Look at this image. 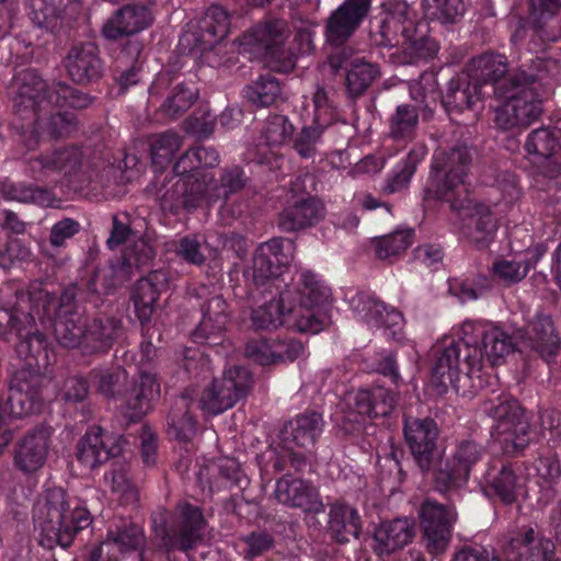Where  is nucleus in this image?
<instances>
[{
  "label": "nucleus",
  "mask_w": 561,
  "mask_h": 561,
  "mask_svg": "<svg viewBox=\"0 0 561 561\" xmlns=\"http://www.w3.org/2000/svg\"><path fill=\"white\" fill-rule=\"evenodd\" d=\"M140 50H137V57L125 62L121 57L116 59L112 69V87L111 93L114 96L126 94L130 88L137 85L141 81L142 65L138 59Z\"/></svg>",
  "instance_id": "obj_54"
},
{
  "label": "nucleus",
  "mask_w": 561,
  "mask_h": 561,
  "mask_svg": "<svg viewBox=\"0 0 561 561\" xmlns=\"http://www.w3.org/2000/svg\"><path fill=\"white\" fill-rule=\"evenodd\" d=\"M519 332L525 346L547 365L557 363L561 352V335L551 314L536 311Z\"/></svg>",
  "instance_id": "obj_25"
},
{
  "label": "nucleus",
  "mask_w": 561,
  "mask_h": 561,
  "mask_svg": "<svg viewBox=\"0 0 561 561\" xmlns=\"http://www.w3.org/2000/svg\"><path fill=\"white\" fill-rule=\"evenodd\" d=\"M481 491L490 501L511 506L518 502L525 480L517 463L494 460L488 463L480 481Z\"/></svg>",
  "instance_id": "obj_23"
},
{
  "label": "nucleus",
  "mask_w": 561,
  "mask_h": 561,
  "mask_svg": "<svg viewBox=\"0 0 561 561\" xmlns=\"http://www.w3.org/2000/svg\"><path fill=\"white\" fill-rule=\"evenodd\" d=\"M431 471L435 490L444 496L466 488L470 479V476L449 457L437 467L434 466Z\"/></svg>",
  "instance_id": "obj_50"
},
{
  "label": "nucleus",
  "mask_w": 561,
  "mask_h": 561,
  "mask_svg": "<svg viewBox=\"0 0 561 561\" xmlns=\"http://www.w3.org/2000/svg\"><path fill=\"white\" fill-rule=\"evenodd\" d=\"M506 561H553L554 543L530 526H523L503 547Z\"/></svg>",
  "instance_id": "obj_30"
},
{
  "label": "nucleus",
  "mask_w": 561,
  "mask_h": 561,
  "mask_svg": "<svg viewBox=\"0 0 561 561\" xmlns=\"http://www.w3.org/2000/svg\"><path fill=\"white\" fill-rule=\"evenodd\" d=\"M561 10V0H529L528 12L516 21L511 36L514 45H523L527 37L543 39L545 25Z\"/></svg>",
  "instance_id": "obj_34"
},
{
  "label": "nucleus",
  "mask_w": 561,
  "mask_h": 561,
  "mask_svg": "<svg viewBox=\"0 0 561 561\" xmlns=\"http://www.w3.org/2000/svg\"><path fill=\"white\" fill-rule=\"evenodd\" d=\"M403 438L412 459L422 474H428L440 459L439 427L430 416L404 415Z\"/></svg>",
  "instance_id": "obj_17"
},
{
  "label": "nucleus",
  "mask_w": 561,
  "mask_h": 561,
  "mask_svg": "<svg viewBox=\"0 0 561 561\" xmlns=\"http://www.w3.org/2000/svg\"><path fill=\"white\" fill-rule=\"evenodd\" d=\"M46 299L55 298L45 295L30 311L0 306V337L9 340L14 333L20 339L15 352L24 362L12 375L7 400L1 403V412L4 414L27 416L39 413L44 407L43 387L46 378L42 369L47 368L55 354L47 336L37 329L33 332V328L36 317L43 314Z\"/></svg>",
  "instance_id": "obj_2"
},
{
  "label": "nucleus",
  "mask_w": 561,
  "mask_h": 561,
  "mask_svg": "<svg viewBox=\"0 0 561 561\" xmlns=\"http://www.w3.org/2000/svg\"><path fill=\"white\" fill-rule=\"evenodd\" d=\"M13 110L22 119L36 122L47 107L82 111L91 107L96 96L65 81L48 84L35 68L16 71L9 85Z\"/></svg>",
  "instance_id": "obj_8"
},
{
  "label": "nucleus",
  "mask_w": 561,
  "mask_h": 561,
  "mask_svg": "<svg viewBox=\"0 0 561 561\" xmlns=\"http://www.w3.org/2000/svg\"><path fill=\"white\" fill-rule=\"evenodd\" d=\"M420 111L413 104H400L389 118V135L396 141H411L417 131Z\"/></svg>",
  "instance_id": "obj_51"
},
{
  "label": "nucleus",
  "mask_w": 561,
  "mask_h": 561,
  "mask_svg": "<svg viewBox=\"0 0 561 561\" xmlns=\"http://www.w3.org/2000/svg\"><path fill=\"white\" fill-rule=\"evenodd\" d=\"M0 196L5 201L33 203L43 207L50 206L53 194L46 187L0 180Z\"/></svg>",
  "instance_id": "obj_48"
},
{
  "label": "nucleus",
  "mask_w": 561,
  "mask_h": 561,
  "mask_svg": "<svg viewBox=\"0 0 561 561\" xmlns=\"http://www.w3.org/2000/svg\"><path fill=\"white\" fill-rule=\"evenodd\" d=\"M526 78L507 88V95H497L505 102L497 107L494 123L502 130L527 127L542 113V100L551 90L550 71L556 67L551 59L531 56Z\"/></svg>",
  "instance_id": "obj_10"
},
{
  "label": "nucleus",
  "mask_w": 561,
  "mask_h": 561,
  "mask_svg": "<svg viewBox=\"0 0 561 561\" xmlns=\"http://www.w3.org/2000/svg\"><path fill=\"white\" fill-rule=\"evenodd\" d=\"M482 410L494 422L491 434L500 442L503 453L520 455L529 445L530 425L519 401L511 393L501 391L485 400Z\"/></svg>",
  "instance_id": "obj_14"
},
{
  "label": "nucleus",
  "mask_w": 561,
  "mask_h": 561,
  "mask_svg": "<svg viewBox=\"0 0 561 561\" xmlns=\"http://www.w3.org/2000/svg\"><path fill=\"white\" fill-rule=\"evenodd\" d=\"M34 520L50 545L68 548L92 524V516L81 499L62 488H51L46 490L44 502L36 505Z\"/></svg>",
  "instance_id": "obj_11"
},
{
  "label": "nucleus",
  "mask_w": 561,
  "mask_h": 561,
  "mask_svg": "<svg viewBox=\"0 0 561 561\" xmlns=\"http://www.w3.org/2000/svg\"><path fill=\"white\" fill-rule=\"evenodd\" d=\"M229 14L220 5H210L193 31L181 35L179 46L184 54L219 50L229 33Z\"/></svg>",
  "instance_id": "obj_20"
},
{
  "label": "nucleus",
  "mask_w": 561,
  "mask_h": 561,
  "mask_svg": "<svg viewBox=\"0 0 561 561\" xmlns=\"http://www.w3.org/2000/svg\"><path fill=\"white\" fill-rule=\"evenodd\" d=\"M152 545L168 561L181 552L191 558L204 543L208 520L204 510L188 501H179L171 510L161 507L150 516Z\"/></svg>",
  "instance_id": "obj_9"
},
{
  "label": "nucleus",
  "mask_w": 561,
  "mask_h": 561,
  "mask_svg": "<svg viewBox=\"0 0 561 561\" xmlns=\"http://www.w3.org/2000/svg\"><path fill=\"white\" fill-rule=\"evenodd\" d=\"M324 420L317 411H305L286 422L280 430L284 448L312 451L323 433Z\"/></svg>",
  "instance_id": "obj_33"
},
{
  "label": "nucleus",
  "mask_w": 561,
  "mask_h": 561,
  "mask_svg": "<svg viewBox=\"0 0 561 561\" xmlns=\"http://www.w3.org/2000/svg\"><path fill=\"white\" fill-rule=\"evenodd\" d=\"M407 3H399L394 9L386 4L370 21V43L380 48H398L411 39L415 33L414 22L408 18Z\"/></svg>",
  "instance_id": "obj_22"
},
{
  "label": "nucleus",
  "mask_w": 561,
  "mask_h": 561,
  "mask_svg": "<svg viewBox=\"0 0 561 561\" xmlns=\"http://www.w3.org/2000/svg\"><path fill=\"white\" fill-rule=\"evenodd\" d=\"M459 220L461 236L478 249H486L494 240L497 222L491 207L470 194L447 202Z\"/></svg>",
  "instance_id": "obj_15"
},
{
  "label": "nucleus",
  "mask_w": 561,
  "mask_h": 561,
  "mask_svg": "<svg viewBox=\"0 0 561 561\" xmlns=\"http://www.w3.org/2000/svg\"><path fill=\"white\" fill-rule=\"evenodd\" d=\"M219 163V153L213 147L196 145L187 149L174 163L173 175L165 178L158 199L163 213L174 216L192 211L204 201L210 182L206 169Z\"/></svg>",
  "instance_id": "obj_6"
},
{
  "label": "nucleus",
  "mask_w": 561,
  "mask_h": 561,
  "mask_svg": "<svg viewBox=\"0 0 561 561\" xmlns=\"http://www.w3.org/2000/svg\"><path fill=\"white\" fill-rule=\"evenodd\" d=\"M515 348L512 335L503 328L481 321H465L456 335L444 336L430 354L431 383L439 394L457 388L461 375L472 378L484 363L500 365Z\"/></svg>",
  "instance_id": "obj_4"
},
{
  "label": "nucleus",
  "mask_w": 561,
  "mask_h": 561,
  "mask_svg": "<svg viewBox=\"0 0 561 561\" xmlns=\"http://www.w3.org/2000/svg\"><path fill=\"white\" fill-rule=\"evenodd\" d=\"M422 540L432 556H438L449 546L457 512L454 505H445L436 500L425 499L417 511Z\"/></svg>",
  "instance_id": "obj_18"
},
{
  "label": "nucleus",
  "mask_w": 561,
  "mask_h": 561,
  "mask_svg": "<svg viewBox=\"0 0 561 561\" xmlns=\"http://www.w3.org/2000/svg\"><path fill=\"white\" fill-rule=\"evenodd\" d=\"M328 522L325 531L337 545H346L359 539L363 533V519L358 510L343 500L328 504Z\"/></svg>",
  "instance_id": "obj_35"
},
{
  "label": "nucleus",
  "mask_w": 561,
  "mask_h": 561,
  "mask_svg": "<svg viewBox=\"0 0 561 561\" xmlns=\"http://www.w3.org/2000/svg\"><path fill=\"white\" fill-rule=\"evenodd\" d=\"M472 157V147L465 142L437 148L432 158L427 194L444 202L470 194L466 178Z\"/></svg>",
  "instance_id": "obj_13"
},
{
  "label": "nucleus",
  "mask_w": 561,
  "mask_h": 561,
  "mask_svg": "<svg viewBox=\"0 0 561 561\" xmlns=\"http://www.w3.org/2000/svg\"><path fill=\"white\" fill-rule=\"evenodd\" d=\"M275 499L278 503L319 515L325 511L319 490L308 480L284 474L276 481Z\"/></svg>",
  "instance_id": "obj_31"
},
{
  "label": "nucleus",
  "mask_w": 561,
  "mask_h": 561,
  "mask_svg": "<svg viewBox=\"0 0 561 561\" xmlns=\"http://www.w3.org/2000/svg\"><path fill=\"white\" fill-rule=\"evenodd\" d=\"M198 87L193 80L178 83L160 106L161 112L175 118L186 112L198 98Z\"/></svg>",
  "instance_id": "obj_55"
},
{
  "label": "nucleus",
  "mask_w": 561,
  "mask_h": 561,
  "mask_svg": "<svg viewBox=\"0 0 561 561\" xmlns=\"http://www.w3.org/2000/svg\"><path fill=\"white\" fill-rule=\"evenodd\" d=\"M371 8V0H344L329 16L324 34L327 42L336 47L330 55L331 68L345 72V90L350 98L362 95L379 77V68L360 59L352 60L347 65V54L342 46L354 35Z\"/></svg>",
  "instance_id": "obj_7"
},
{
  "label": "nucleus",
  "mask_w": 561,
  "mask_h": 561,
  "mask_svg": "<svg viewBox=\"0 0 561 561\" xmlns=\"http://www.w3.org/2000/svg\"><path fill=\"white\" fill-rule=\"evenodd\" d=\"M415 522L409 517H399L381 522L375 529V550L379 554H391L403 549L415 537Z\"/></svg>",
  "instance_id": "obj_43"
},
{
  "label": "nucleus",
  "mask_w": 561,
  "mask_h": 561,
  "mask_svg": "<svg viewBox=\"0 0 561 561\" xmlns=\"http://www.w3.org/2000/svg\"><path fill=\"white\" fill-rule=\"evenodd\" d=\"M288 33V23L284 19L268 18L264 23L256 25L251 33L243 36L241 45H250L262 50L275 65L273 69L287 73L296 66L293 55H285L284 42Z\"/></svg>",
  "instance_id": "obj_19"
},
{
  "label": "nucleus",
  "mask_w": 561,
  "mask_h": 561,
  "mask_svg": "<svg viewBox=\"0 0 561 561\" xmlns=\"http://www.w3.org/2000/svg\"><path fill=\"white\" fill-rule=\"evenodd\" d=\"M126 371L119 367L110 369H93L91 380L96 385L98 391L106 398H115L126 380Z\"/></svg>",
  "instance_id": "obj_63"
},
{
  "label": "nucleus",
  "mask_w": 561,
  "mask_h": 561,
  "mask_svg": "<svg viewBox=\"0 0 561 561\" xmlns=\"http://www.w3.org/2000/svg\"><path fill=\"white\" fill-rule=\"evenodd\" d=\"M536 470L540 479L538 503L547 506L557 496L558 489H561V466L556 457H539L536 461Z\"/></svg>",
  "instance_id": "obj_49"
},
{
  "label": "nucleus",
  "mask_w": 561,
  "mask_h": 561,
  "mask_svg": "<svg viewBox=\"0 0 561 561\" xmlns=\"http://www.w3.org/2000/svg\"><path fill=\"white\" fill-rule=\"evenodd\" d=\"M280 95V83L271 73L261 75L243 89V96L257 107H268L275 104Z\"/></svg>",
  "instance_id": "obj_53"
},
{
  "label": "nucleus",
  "mask_w": 561,
  "mask_h": 561,
  "mask_svg": "<svg viewBox=\"0 0 561 561\" xmlns=\"http://www.w3.org/2000/svg\"><path fill=\"white\" fill-rule=\"evenodd\" d=\"M274 543V537L266 530H253L240 538V554L245 560L252 561L270 551Z\"/></svg>",
  "instance_id": "obj_64"
},
{
  "label": "nucleus",
  "mask_w": 561,
  "mask_h": 561,
  "mask_svg": "<svg viewBox=\"0 0 561 561\" xmlns=\"http://www.w3.org/2000/svg\"><path fill=\"white\" fill-rule=\"evenodd\" d=\"M414 230L412 228L397 229L391 233L375 238L373 241L376 256L380 260H390L404 253L413 243Z\"/></svg>",
  "instance_id": "obj_56"
},
{
  "label": "nucleus",
  "mask_w": 561,
  "mask_h": 561,
  "mask_svg": "<svg viewBox=\"0 0 561 561\" xmlns=\"http://www.w3.org/2000/svg\"><path fill=\"white\" fill-rule=\"evenodd\" d=\"M160 396V385L156 377L142 373L139 380L125 393L123 403L126 416L131 422L140 421L151 408V403Z\"/></svg>",
  "instance_id": "obj_44"
},
{
  "label": "nucleus",
  "mask_w": 561,
  "mask_h": 561,
  "mask_svg": "<svg viewBox=\"0 0 561 561\" xmlns=\"http://www.w3.org/2000/svg\"><path fill=\"white\" fill-rule=\"evenodd\" d=\"M167 287V273L161 270L150 272L146 277L138 279L133 286L130 299L142 330H145L146 324L150 322L159 297Z\"/></svg>",
  "instance_id": "obj_38"
},
{
  "label": "nucleus",
  "mask_w": 561,
  "mask_h": 561,
  "mask_svg": "<svg viewBox=\"0 0 561 561\" xmlns=\"http://www.w3.org/2000/svg\"><path fill=\"white\" fill-rule=\"evenodd\" d=\"M530 271L529 262H517L506 259H497L492 263L490 273L494 280L511 287L522 282Z\"/></svg>",
  "instance_id": "obj_60"
},
{
  "label": "nucleus",
  "mask_w": 561,
  "mask_h": 561,
  "mask_svg": "<svg viewBox=\"0 0 561 561\" xmlns=\"http://www.w3.org/2000/svg\"><path fill=\"white\" fill-rule=\"evenodd\" d=\"M324 128L314 124L304 126L299 133L289 139L294 151L301 159H313L318 153V146L322 142Z\"/></svg>",
  "instance_id": "obj_61"
},
{
  "label": "nucleus",
  "mask_w": 561,
  "mask_h": 561,
  "mask_svg": "<svg viewBox=\"0 0 561 561\" xmlns=\"http://www.w3.org/2000/svg\"><path fill=\"white\" fill-rule=\"evenodd\" d=\"M65 67L69 78L78 84L98 82L104 71V61L95 43L85 42L73 45L66 58Z\"/></svg>",
  "instance_id": "obj_32"
},
{
  "label": "nucleus",
  "mask_w": 561,
  "mask_h": 561,
  "mask_svg": "<svg viewBox=\"0 0 561 561\" xmlns=\"http://www.w3.org/2000/svg\"><path fill=\"white\" fill-rule=\"evenodd\" d=\"M251 385V373L242 366H232L224 371L221 379H213L199 399H196L194 389H185L175 398L168 414V436L180 443L190 442L196 432L197 410L220 414L244 398Z\"/></svg>",
  "instance_id": "obj_5"
},
{
  "label": "nucleus",
  "mask_w": 561,
  "mask_h": 561,
  "mask_svg": "<svg viewBox=\"0 0 561 561\" xmlns=\"http://www.w3.org/2000/svg\"><path fill=\"white\" fill-rule=\"evenodd\" d=\"M102 296L96 282L70 284L58 300L46 299L41 323L53 325L58 343L67 348H78L84 355L107 353L123 334L122 320L102 313L92 314L99 308Z\"/></svg>",
  "instance_id": "obj_3"
},
{
  "label": "nucleus",
  "mask_w": 561,
  "mask_h": 561,
  "mask_svg": "<svg viewBox=\"0 0 561 561\" xmlns=\"http://www.w3.org/2000/svg\"><path fill=\"white\" fill-rule=\"evenodd\" d=\"M313 121L312 124L327 129L340 119V111L335 101V92L332 89L318 87L312 96Z\"/></svg>",
  "instance_id": "obj_58"
},
{
  "label": "nucleus",
  "mask_w": 561,
  "mask_h": 561,
  "mask_svg": "<svg viewBox=\"0 0 561 561\" xmlns=\"http://www.w3.org/2000/svg\"><path fill=\"white\" fill-rule=\"evenodd\" d=\"M485 454L484 447L473 439H461L456 443L455 449L449 458L457 463L467 474L479 463Z\"/></svg>",
  "instance_id": "obj_62"
},
{
  "label": "nucleus",
  "mask_w": 561,
  "mask_h": 561,
  "mask_svg": "<svg viewBox=\"0 0 561 561\" xmlns=\"http://www.w3.org/2000/svg\"><path fill=\"white\" fill-rule=\"evenodd\" d=\"M126 445L123 435L111 433L99 425L90 426L79 439L76 448L77 460L88 469H95L117 458Z\"/></svg>",
  "instance_id": "obj_26"
},
{
  "label": "nucleus",
  "mask_w": 561,
  "mask_h": 561,
  "mask_svg": "<svg viewBox=\"0 0 561 561\" xmlns=\"http://www.w3.org/2000/svg\"><path fill=\"white\" fill-rule=\"evenodd\" d=\"M206 173L210 176V182L206 195V199L209 202L222 199L224 203L220 206L221 216L229 215L231 218H238L242 209L238 206L234 208L229 203L230 195L240 192L247 184L248 178L244 170L240 165H231L224 168L220 173L219 183L215 182L214 175L206 169Z\"/></svg>",
  "instance_id": "obj_42"
},
{
  "label": "nucleus",
  "mask_w": 561,
  "mask_h": 561,
  "mask_svg": "<svg viewBox=\"0 0 561 561\" xmlns=\"http://www.w3.org/2000/svg\"><path fill=\"white\" fill-rule=\"evenodd\" d=\"M50 427L38 425L16 442L13 466L24 476L37 473L46 463L50 449Z\"/></svg>",
  "instance_id": "obj_28"
},
{
  "label": "nucleus",
  "mask_w": 561,
  "mask_h": 561,
  "mask_svg": "<svg viewBox=\"0 0 561 561\" xmlns=\"http://www.w3.org/2000/svg\"><path fill=\"white\" fill-rule=\"evenodd\" d=\"M104 481L110 486L112 493L117 495L119 505L136 507L139 503L140 494L138 486L127 476L123 466L113 468L104 473Z\"/></svg>",
  "instance_id": "obj_57"
},
{
  "label": "nucleus",
  "mask_w": 561,
  "mask_h": 561,
  "mask_svg": "<svg viewBox=\"0 0 561 561\" xmlns=\"http://www.w3.org/2000/svg\"><path fill=\"white\" fill-rule=\"evenodd\" d=\"M485 96H490V92L481 90L467 73H460L448 81L440 102L450 121L461 124L458 116L467 111L473 112Z\"/></svg>",
  "instance_id": "obj_29"
},
{
  "label": "nucleus",
  "mask_w": 561,
  "mask_h": 561,
  "mask_svg": "<svg viewBox=\"0 0 561 561\" xmlns=\"http://www.w3.org/2000/svg\"><path fill=\"white\" fill-rule=\"evenodd\" d=\"M351 306L354 312L368 325L382 330V335L387 340L403 341L404 318L398 309L366 293H359L353 297Z\"/></svg>",
  "instance_id": "obj_24"
},
{
  "label": "nucleus",
  "mask_w": 561,
  "mask_h": 561,
  "mask_svg": "<svg viewBox=\"0 0 561 561\" xmlns=\"http://www.w3.org/2000/svg\"><path fill=\"white\" fill-rule=\"evenodd\" d=\"M425 14L442 25H456L461 22L466 13L463 0H423Z\"/></svg>",
  "instance_id": "obj_59"
},
{
  "label": "nucleus",
  "mask_w": 561,
  "mask_h": 561,
  "mask_svg": "<svg viewBox=\"0 0 561 561\" xmlns=\"http://www.w3.org/2000/svg\"><path fill=\"white\" fill-rule=\"evenodd\" d=\"M323 203L310 194L296 197L278 214V227L284 232H297L313 227L324 217Z\"/></svg>",
  "instance_id": "obj_37"
},
{
  "label": "nucleus",
  "mask_w": 561,
  "mask_h": 561,
  "mask_svg": "<svg viewBox=\"0 0 561 561\" xmlns=\"http://www.w3.org/2000/svg\"><path fill=\"white\" fill-rule=\"evenodd\" d=\"M530 60L527 59L516 70L508 72L504 55L488 51L471 59L468 76L473 82L486 90L490 95H507V88L516 84L529 72Z\"/></svg>",
  "instance_id": "obj_16"
},
{
  "label": "nucleus",
  "mask_w": 561,
  "mask_h": 561,
  "mask_svg": "<svg viewBox=\"0 0 561 561\" xmlns=\"http://www.w3.org/2000/svg\"><path fill=\"white\" fill-rule=\"evenodd\" d=\"M181 145V136L171 129L152 136L150 158L156 172L163 171L171 163Z\"/></svg>",
  "instance_id": "obj_52"
},
{
  "label": "nucleus",
  "mask_w": 561,
  "mask_h": 561,
  "mask_svg": "<svg viewBox=\"0 0 561 561\" xmlns=\"http://www.w3.org/2000/svg\"><path fill=\"white\" fill-rule=\"evenodd\" d=\"M79 10L77 0H26L25 11L32 23L47 32H56L67 16L72 18Z\"/></svg>",
  "instance_id": "obj_41"
},
{
  "label": "nucleus",
  "mask_w": 561,
  "mask_h": 561,
  "mask_svg": "<svg viewBox=\"0 0 561 561\" xmlns=\"http://www.w3.org/2000/svg\"><path fill=\"white\" fill-rule=\"evenodd\" d=\"M202 319L192 332L196 344L218 345L229 321L228 304L219 295L208 298L202 306Z\"/></svg>",
  "instance_id": "obj_36"
},
{
  "label": "nucleus",
  "mask_w": 561,
  "mask_h": 561,
  "mask_svg": "<svg viewBox=\"0 0 561 561\" xmlns=\"http://www.w3.org/2000/svg\"><path fill=\"white\" fill-rule=\"evenodd\" d=\"M427 154V147L424 144H415L393 167L391 174L387 178L382 191L387 194H394L403 191L411 182L417 165Z\"/></svg>",
  "instance_id": "obj_46"
},
{
  "label": "nucleus",
  "mask_w": 561,
  "mask_h": 561,
  "mask_svg": "<svg viewBox=\"0 0 561 561\" xmlns=\"http://www.w3.org/2000/svg\"><path fill=\"white\" fill-rule=\"evenodd\" d=\"M156 252L151 245L145 241H138L127 247L122 255L112 263L114 275L121 280H127L134 273V270H140L153 261Z\"/></svg>",
  "instance_id": "obj_47"
},
{
  "label": "nucleus",
  "mask_w": 561,
  "mask_h": 561,
  "mask_svg": "<svg viewBox=\"0 0 561 561\" xmlns=\"http://www.w3.org/2000/svg\"><path fill=\"white\" fill-rule=\"evenodd\" d=\"M113 551L123 557L134 556L135 561H150L145 554L146 535L144 528L128 519L113 523L106 535V540Z\"/></svg>",
  "instance_id": "obj_40"
},
{
  "label": "nucleus",
  "mask_w": 561,
  "mask_h": 561,
  "mask_svg": "<svg viewBox=\"0 0 561 561\" xmlns=\"http://www.w3.org/2000/svg\"><path fill=\"white\" fill-rule=\"evenodd\" d=\"M398 401V393L389 388L373 387L359 389L354 399L355 411L369 419L390 415Z\"/></svg>",
  "instance_id": "obj_45"
},
{
  "label": "nucleus",
  "mask_w": 561,
  "mask_h": 561,
  "mask_svg": "<svg viewBox=\"0 0 561 561\" xmlns=\"http://www.w3.org/2000/svg\"><path fill=\"white\" fill-rule=\"evenodd\" d=\"M153 15L145 4H126L104 23L102 34L105 38L116 41L149 27Z\"/></svg>",
  "instance_id": "obj_39"
},
{
  "label": "nucleus",
  "mask_w": 561,
  "mask_h": 561,
  "mask_svg": "<svg viewBox=\"0 0 561 561\" xmlns=\"http://www.w3.org/2000/svg\"><path fill=\"white\" fill-rule=\"evenodd\" d=\"M294 250L291 239L273 238L256 248L252 264L243 271L248 297L256 305L251 313L256 330L287 325L317 334L329 322L325 302L330 289L318 276L305 271L293 285L289 265Z\"/></svg>",
  "instance_id": "obj_1"
},
{
  "label": "nucleus",
  "mask_w": 561,
  "mask_h": 561,
  "mask_svg": "<svg viewBox=\"0 0 561 561\" xmlns=\"http://www.w3.org/2000/svg\"><path fill=\"white\" fill-rule=\"evenodd\" d=\"M83 159L84 152L80 146L55 147L26 158V173L37 182L62 181L71 190L81 191L91 180Z\"/></svg>",
  "instance_id": "obj_12"
},
{
  "label": "nucleus",
  "mask_w": 561,
  "mask_h": 561,
  "mask_svg": "<svg viewBox=\"0 0 561 561\" xmlns=\"http://www.w3.org/2000/svg\"><path fill=\"white\" fill-rule=\"evenodd\" d=\"M294 131L293 123L287 116L280 114L268 115L261 131L255 159L257 164L266 168L275 180L285 175L283 168L286 163L285 156L280 154L276 148L291 139Z\"/></svg>",
  "instance_id": "obj_21"
},
{
  "label": "nucleus",
  "mask_w": 561,
  "mask_h": 561,
  "mask_svg": "<svg viewBox=\"0 0 561 561\" xmlns=\"http://www.w3.org/2000/svg\"><path fill=\"white\" fill-rule=\"evenodd\" d=\"M524 149L533 163L539 164L541 173L556 178L561 172V139L556 126H541L531 130L525 140Z\"/></svg>",
  "instance_id": "obj_27"
}]
</instances>
